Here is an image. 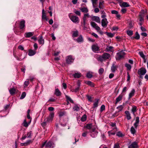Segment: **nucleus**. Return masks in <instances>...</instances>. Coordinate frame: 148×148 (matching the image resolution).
Returning a JSON list of instances; mask_svg holds the SVG:
<instances>
[{"label":"nucleus","mask_w":148,"mask_h":148,"mask_svg":"<svg viewBox=\"0 0 148 148\" xmlns=\"http://www.w3.org/2000/svg\"><path fill=\"white\" fill-rule=\"evenodd\" d=\"M139 118L138 116H137L136 119L135 123H139Z\"/></svg>","instance_id":"774afa93"},{"label":"nucleus","mask_w":148,"mask_h":148,"mask_svg":"<svg viewBox=\"0 0 148 148\" xmlns=\"http://www.w3.org/2000/svg\"><path fill=\"white\" fill-rule=\"evenodd\" d=\"M133 26V25L132 22H130L129 23L128 27L130 29L132 28Z\"/></svg>","instance_id":"4d7b16f0"},{"label":"nucleus","mask_w":148,"mask_h":148,"mask_svg":"<svg viewBox=\"0 0 148 148\" xmlns=\"http://www.w3.org/2000/svg\"><path fill=\"white\" fill-rule=\"evenodd\" d=\"M78 35V32L77 31H74L73 34V37H76Z\"/></svg>","instance_id":"49530a36"},{"label":"nucleus","mask_w":148,"mask_h":148,"mask_svg":"<svg viewBox=\"0 0 148 148\" xmlns=\"http://www.w3.org/2000/svg\"><path fill=\"white\" fill-rule=\"evenodd\" d=\"M31 132L30 131L27 133V137L28 138H31Z\"/></svg>","instance_id":"680f3d73"},{"label":"nucleus","mask_w":148,"mask_h":148,"mask_svg":"<svg viewBox=\"0 0 148 148\" xmlns=\"http://www.w3.org/2000/svg\"><path fill=\"white\" fill-rule=\"evenodd\" d=\"M42 19H45L46 20V21H48V19L47 18L46 15V14H42Z\"/></svg>","instance_id":"3c124183"},{"label":"nucleus","mask_w":148,"mask_h":148,"mask_svg":"<svg viewBox=\"0 0 148 148\" xmlns=\"http://www.w3.org/2000/svg\"><path fill=\"white\" fill-rule=\"evenodd\" d=\"M128 147V148H138V143L136 141L133 142L129 145Z\"/></svg>","instance_id":"1a4fd4ad"},{"label":"nucleus","mask_w":148,"mask_h":148,"mask_svg":"<svg viewBox=\"0 0 148 148\" xmlns=\"http://www.w3.org/2000/svg\"><path fill=\"white\" fill-rule=\"evenodd\" d=\"M110 56V55L109 53H105L101 56H100L99 57L98 59L100 61L102 62L103 61L109 59Z\"/></svg>","instance_id":"f03ea898"},{"label":"nucleus","mask_w":148,"mask_h":148,"mask_svg":"<svg viewBox=\"0 0 148 148\" xmlns=\"http://www.w3.org/2000/svg\"><path fill=\"white\" fill-rule=\"evenodd\" d=\"M126 115V117L127 119L130 120L131 119V117L130 116V112L128 111H126L125 112Z\"/></svg>","instance_id":"5701e85b"},{"label":"nucleus","mask_w":148,"mask_h":148,"mask_svg":"<svg viewBox=\"0 0 148 148\" xmlns=\"http://www.w3.org/2000/svg\"><path fill=\"white\" fill-rule=\"evenodd\" d=\"M113 49L114 47L112 46H107V47L106 48V49L107 50V51H110L111 52H113L114 51Z\"/></svg>","instance_id":"6ab92c4d"},{"label":"nucleus","mask_w":148,"mask_h":148,"mask_svg":"<svg viewBox=\"0 0 148 148\" xmlns=\"http://www.w3.org/2000/svg\"><path fill=\"white\" fill-rule=\"evenodd\" d=\"M108 36L110 37H112L114 36V35L111 33H108L107 34Z\"/></svg>","instance_id":"338daca9"},{"label":"nucleus","mask_w":148,"mask_h":148,"mask_svg":"<svg viewBox=\"0 0 148 148\" xmlns=\"http://www.w3.org/2000/svg\"><path fill=\"white\" fill-rule=\"evenodd\" d=\"M31 142V140H27L26 142L23 143H21L20 144V145L21 146H27L29 145Z\"/></svg>","instance_id":"4be33fe9"},{"label":"nucleus","mask_w":148,"mask_h":148,"mask_svg":"<svg viewBox=\"0 0 148 148\" xmlns=\"http://www.w3.org/2000/svg\"><path fill=\"white\" fill-rule=\"evenodd\" d=\"M106 13L104 14H101V17L102 18H106Z\"/></svg>","instance_id":"69168bd1"},{"label":"nucleus","mask_w":148,"mask_h":148,"mask_svg":"<svg viewBox=\"0 0 148 148\" xmlns=\"http://www.w3.org/2000/svg\"><path fill=\"white\" fill-rule=\"evenodd\" d=\"M34 33L33 32H28L25 33V36L26 38H29L33 36Z\"/></svg>","instance_id":"a211bd4d"},{"label":"nucleus","mask_w":148,"mask_h":148,"mask_svg":"<svg viewBox=\"0 0 148 148\" xmlns=\"http://www.w3.org/2000/svg\"><path fill=\"white\" fill-rule=\"evenodd\" d=\"M78 87L75 88V89H73L72 90V91L73 92H77L79 91V90L80 87V84L79 83H78L77 84Z\"/></svg>","instance_id":"b1692460"},{"label":"nucleus","mask_w":148,"mask_h":148,"mask_svg":"<svg viewBox=\"0 0 148 148\" xmlns=\"http://www.w3.org/2000/svg\"><path fill=\"white\" fill-rule=\"evenodd\" d=\"M55 94L57 96H59L61 95V93L58 88L55 89Z\"/></svg>","instance_id":"c756f323"},{"label":"nucleus","mask_w":148,"mask_h":148,"mask_svg":"<svg viewBox=\"0 0 148 148\" xmlns=\"http://www.w3.org/2000/svg\"><path fill=\"white\" fill-rule=\"evenodd\" d=\"M92 19L93 21H95L98 23H100V19L98 16H93L92 17Z\"/></svg>","instance_id":"dca6fc26"},{"label":"nucleus","mask_w":148,"mask_h":148,"mask_svg":"<svg viewBox=\"0 0 148 148\" xmlns=\"http://www.w3.org/2000/svg\"><path fill=\"white\" fill-rule=\"evenodd\" d=\"M146 73V70L145 68L142 67L138 71V73L140 75V77L142 78V76L144 75Z\"/></svg>","instance_id":"20e7f679"},{"label":"nucleus","mask_w":148,"mask_h":148,"mask_svg":"<svg viewBox=\"0 0 148 148\" xmlns=\"http://www.w3.org/2000/svg\"><path fill=\"white\" fill-rule=\"evenodd\" d=\"M25 21L24 20L21 21L19 24V27L21 29H23L25 26Z\"/></svg>","instance_id":"2eb2a0df"},{"label":"nucleus","mask_w":148,"mask_h":148,"mask_svg":"<svg viewBox=\"0 0 148 148\" xmlns=\"http://www.w3.org/2000/svg\"><path fill=\"white\" fill-rule=\"evenodd\" d=\"M127 9L125 8H122L121 10V12L123 14L125 13Z\"/></svg>","instance_id":"e2e57ef3"},{"label":"nucleus","mask_w":148,"mask_h":148,"mask_svg":"<svg viewBox=\"0 0 148 148\" xmlns=\"http://www.w3.org/2000/svg\"><path fill=\"white\" fill-rule=\"evenodd\" d=\"M91 48L92 51L95 53H96L97 51H99V47L97 44L92 45Z\"/></svg>","instance_id":"6e6552de"},{"label":"nucleus","mask_w":148,"mask_h":148,"mask_svg":"<svg viewBox=\"0 0 148 148\" xmlns=\"http://www.w3.org/2000/svg\"><path fill=\"white\" fill-rule=\"evenodd\" d=\"M9 91L10 94L13 95L15 93L16 90L14 87H13L9 90Z\"/></svg>","instance_id":"7c9ffc66"},{"label":"nucleus","mask_w":148,"mask_h":148,"mask_svg":"<svg viewBox=\"0 0 148 148\" xmlns=\"http://www.w3.org/2000/svg\"><path fill=\"white\" fill-rule=\"evenodd\" d=\"M135 36L133 38L137 40L140 39V36L138 32H136L135 34Z\"/></svg>","instance_id":"4c0bfd02"},{"label":"nucleus","mask_w":148,"mask_h":148,"mask_svg":"<svg viewBox=\"0 0 148 148\" xmlns=\"http://www.w3.org/2000/svg\"><path fill=\"white\" fill-rule=\"evenodd\" d=\"M48 122L47 121V119H46L44 120V121L41 123V125L43 127H45L47 125V123Z\"/></svg>","instance_id":"c03bdc74"},{"label":"nucleus","mask_w":148,"mask_h":148,"mask_svg":"<svg viewBox=\"0 0 148 148\" xmlns=\"http://www.w3.org/2000/svg\"><path fill=\"white\" fill-rule=\"evenodd\" d=\"M88 130H90V132L91 133L90 135L91 137L93 138L95 137V135H93L92 134V132H95V130L96 127H93L92 123H88L86 124V125L85 127Z\"/></svg>","instance_id":"f257e3e1"},{"label":"nucleus","mask_w":148,"mask_h":148,"mask_svg":"<svg viewBox=\"0 0 148 148\" xmlns=\"http://www.w3.org/2000/svg\"><path fill=\"white\" fill-rule=\"evenodd\" d=\"M95 102H94L93 104V108H97L98 106V104L99 102V99H95Z\"/></svg>","instance_id":"c85d7f7f"},{"label":"nucleus","mask_w":148,"mask_h":148,"mask_svg":"<svg viewBox=\"0 0 148 148\" xmlns=\"http://www.w3.org/2000/svg\"><path fill=\"white\" fill-rule=\"evenodd\" d=\"M86 114L84 115L81 117V120L82 121H84L86 120Z\"/></svg>","instance_id":"79ce46f5"},{"label":"nucleus","mask_w":148,"mask_h":148,"mask_svg":"<svg viewBox=\"0 0 148 148\" xmlns=\"http://www.w3.org/2000/svg\"><path fill=\"white\" fill-rule=\"evenodd\" d=\"M74 60V59L72 56L70 55L67 57L66 58V63L68 64H71Z\"/></svg>","instance_id":"0eeeda50"},{"label":"nucleus","mask_w":148,"mask_h":148,"mask_svg":"<svg viewBox=\"0 0 148 148\" xmlns=\"http://www.w3.org/2000/svg\"><path fill=\"white\" fill-rule=\"evenodd\" d=\"M119 5L121 7H127L130 6L127 2H122L121 1L119 2Z\"/></svg>","instance_id":"ddd939ff"},{"label":"nucleus","mask_w":148,"mask_h":148,"mask_svg":"<svg viewBox=\"0 0 148 148\" xmlns=\"http://www.w3.org/2000/svg\"><path fill=\"white\" fill-rule=\"evenodd\" d=\"M26 94L25 92H23L20 97V99H22L24 98L26 96Z\"/></svg>","instance_id":"603ef678"},{"label":"nucleus","mask_w":148,"mask_h":148,"mask_svg":"<svg viewBox=\"0 0 148 148\" xmlns=\"http://www.w3.org/2000/svg\"><path fill=\"white\" fill-rule=\"evenodd\" d=\"M103 2H100L99 3V7L100 9H102L103 8L102 5Z\"/></svg>","instance_id":"13d9d810"},{"label":"nucleus","mask_w":148,"mask_h":148,"mask_svg":"<svg viewBox=\"0 0 148 148\" xmlns=\"http://www.w3.org/2000/svg\"><path fill=\"white\" fill-rule=\"evenodd\" d=\"M104 70L103 68L100 69L98 71V73L99 75H102L104 72Z\"/></svg>","instance_id":"a18cd8bd"},{"label":"nucleus","mask_w":148,"mask_h":148,"mask_svg":"<svg viewBox=\"0 0 148 148\" xmlns=\"http://www.w3.org/2000/svg\"><path fill=\"white\" fill-rule=\"evenodd\" d=\"M101 23L102 26L104 27H106L108 23L107 18H103L101 20Z\"/></svg>","instance_id":"9b49d317"},{"label":"nucleus","mask_w":148,"mask_h":148,"mask_svg":"<svg viewBox=\"0 0 148 148\" xmlns=\"http://www.w3.org/2000/svg\"><path fill=\"white\" fill-rule=\"evenodd\" d=\"M74 77L75 78H79L81 76V74L79 73H75L73 75Z\"/></svg>","instance_id":"f704fd0d"},{"label":"nucleus","mask_w":148,"mask_h":148,"mask_svg":"<svg viewBox=\"0 0 148 148\" xmlns=\"http://www.w3.org/2000/svg\"><path fill=\"white\" fill-rule=\"evenodd\" d=\"M54 116V113L53 112H51L48 117L46 119L47 121L48 122H51L53 119Z\"/></svg>","instance_id":"f8f14e48"},{"label":"nucleus","mask_w":148,"mask_h":148,"mask_svg":"<svg viewBox=\"0 0 148 148\" xmlns=\"http://www.w3.org/2000/svg\"><path fill=\"white\" fill-rule=\"evenodd\" d=\"M144 11L143 10H142L141 11V12L139 14V21H144L143 17H144Z\"/></svg>","instance_id":"4468645a"},{"label":"nucleus","mask_w":148,"mask_h":148,"mask_svg":"<svg viewBox=\"0 0 148 148\" xmlns=\"http://www.w3.org/2000/svg\"><path fill=\"white\" fill-rule=\"evenodd\" d=\"M125 66L127 67L128 70H130L131 69L132 67L128 63H126L125 64Z\"/></svg>","instance_id":"37998d69"},{"label":"nucleus","mask_w":148,"mask_h":148,"mask_svg":"<svg viewBox=\"0 0 148 148\" xmlns=\"http://www.w3.org/2000/svg\"><path fill=\"white\" fill-rule=\"evenodd\" d=\"M86 77L88 78H91L92 77V74L90 72L86 74Z\"/></svg>","instance_id":"8fccbe9b"},{"label":"nucleus","mask_w":148,"mask_h":148,"mask_svg":"<svg viewBox=\"0 0 148 148\" xmlns=\"http://www.w3.org/2000/svg\"><path fill=\"white\" fill-rule=\"evenodd\" d=\"M66 112L65 111H60L59 113V116L60 117L64 116L66 115Z\"/></svg>","instance_id":"473e14b6"},{"label":"nucleus","mask_w":148,"mask_h":148,"mask_svg":"<svg viewBox=\"0 0 148 148\" xmlns=\"http://www.w3.org/2000/svg\"><path fill=\"white\" fill-rule=\"evenodd\" d=\"M136 110L137 107L136 106H132V108L131 110V111L134 115H135V113L136 111Z\"/></svg>","instance_id":"72a5a7b5"},{"label":"nucleus","mask_w":148,"mask_h":148,"mask_svg":"<svg viewBox=\"0 0 148 148\" xmlns=\"http://www.w3.org/2000/svg\"><path fill=\"white\" fill-rule=\"evenodd\" d=\"M74 12L77 15L79 16H80L81 15V13L79 11L77 10H75L74 11Z\"/></svg>","instance_id":"864d4df0"},{"label":"nucleus","mask_w":148,"mask_h":148,"mask_svg":"<svg viewBox=\"0 0 148 148\" xmlns=\"http://www.w3.org/2000/svg\"><path fill=\"white\" fill-rule=\"evenodd\" d=\"M47 141L45 142L42 145L41 147H43L45 145L46 148H53L55 147L54 143L52 141H49L46 143Z\"/></svg>","instance_id":"7ed1b4c3"},{"label":"nucleus","mask_w":148,"mask_h":148,"mask_svg":"<svg viewBox=\"0 0 148 148\" xmlns=\"http://www.w3.org/2000/svg\"><path fill=\"white\" fill-rule=\"evenodd\" d=\"M40 44L43 45L44 44V40L43 39L42 36H41L40 38L38 40Z\"/></svg>","instance_id":"bb28decb"},{"label":"nucleus","mask_w":148,"mask_h":148,"mask_svg":"<svg viewBox=\"0 0 148 148\" xmlns=\"http://www.w3.org/2000/svg\"><path fill=\"white\" fill-rule=\"evenodd\" d=\"M135 92V89H133L129 94V99H130L134 95Z\"/></svg>","instance_id":"412c9836"},{"label":"nucleus","mask_w":148,"mask_h":148,"mask_svg":"<svg viewBox=\"0 0 148 148\" xmlns=\"http://www.w3.org/2000/svg\"><path fill=\"white\" fill-rule=\"evenodd\" d=\"M123 95L121 94H120L119 96L116 98L115 104H116L118 102L121 101L122 99Z\"/></svg>","instance_id":"f3484780"},{"label":"nucleus","mask_w":148,"mask_h":148,"mask_svg":"<svg viewBox=\"0 0 148 148\" xmlns=\"http://www.w3.org/2000/svg\"><path fill=\"white\" fill-rule=\"evenodd\" d=\"M69 17L71 20L74 23H78L79 22V18L76 16L73 15L71 17Z\"/></svg>","instance_id":"423d86ee"},{"label":"nucleus","mask_w":148,"mask_h":148,"mask_svg":"<svg viewBox=\"0 0 148 148\" xmlns=\"http://www.w3.org/2000/svg\"><path fill=\"white\" fill-rule=\"evenodd\" d=\"M130 131L131 133L133 134H134L136 132V130L133 127H132L131 128Z\"/></svg>","instance_id":"09e8293b"},{"label":"nucleus","mask_w":148,"mask_h":148,"mask_svg":"<svg viewBox=\"0 0 148 148\" xmlns=\"http://www.w3.org/2000/svg\"><path fill=\"white\" fill-rule=\"evenodd\" d=\"M90 24L92 26L95 28L97 31H99L100 30V27L95 22L92 21L91 22Z\"/></svg>","instance_id":"9d476101"},{"label":"nucleus","mask_w":148,"mask_h":148,"mask_svg":"<svg viewBox=\"0 0 148 148\" xmlns=\"http://www.w3.org/2000/svg\"><path fill=\"white\" fill-rule=\"evenodd\" d=\"M76 40L78 42H82L83 41V39L82 36L81 35H80L79 37Z\"/></svg>","instance_id":"2f4dec72"},{"label":"nucleus","mask_w":148,"mask_h":148,"mask_svg":"<svg viewBox=\"0 0 148 148\" xmlns=\"http://www.w3.org/2000/svg\"><path fill=\"white\" fill-rule=\"evenodd\" d=\"M105 106L104 105H101L100 108V111L101 112H102L103 111L105 110Z\"/></svg>","instance_id":"6e6d98bb"},{"label":"nucleus","mask_w":148,"mask_h":148,"mask_svg":"<svg viewBox=\"0 0 148 148\" xmlns=\"http://www.w3.org/2000/svg\"><path fill=\"white\" fill-rule=\"evenodd\" d=\"M73 109L74 111H79L80 110V106H78L77 104H75Z\"/></svg>","instance_id":"cd10ccee"},{"label":"nucleus","mask_w":148,"mask_h":148,"mask_svg":"<svg viewBox=\"0 0 148 148\" xmlns=\"http://www.w3.org/2000/svg\"><path fill=\"white\" fill-rule=\"evenodd\" d=\"M90 16L88 13H87L84 14V16L83 18V20H86L87 18H89Z\"/></svg>","instance_id":"58836bf2"},{"label":"nucleus","mask_w":148,"mask_h":148,"mask_svg":"<svg viewBox=\"0 0 148 148\" xmlns=\"http://www.w3.org/2000/svg\"><path fill=\"white\" fill-rule=\"evenodd\" d=\"M139 54L140 56L142 58H144L145 57V55L144 54L143 51H140L139 52Z\"/></svg>","instance_id":"5fc2aeb1"},{"label":"nucleus","mask_w":148,"mask_h":148,"mask_svg":"<svg viewBox=\"0 0 148 148\" xmlns=\"http://www.w3.org/2000/svg\"><path fill=\"white\" fill-rule=\"evenodd\" d=\"M125 53L123 50L119 51L117 53L116 58V59L119 60L124 57Z\"/></svg>","instance_id":"39448f33"},{"label":"nucleus","mask_w":148,"mask_h":148,"mask_svg":"<svg viewBox=\"0 0 148 148\" xmlns=\"http://www.w3.org/2000/svg\"><path fill=\"white\" fill-rule=\"evenodd\" d=\"M79 9L83 12L87 13L88 11V9L87 8L82 7L80 8Z\"/></svg>","instance_id":"a878e982"},{"label":"nucleus","mask_w":148,"mask_h":148,"mask_svg":"<svg viewBox=\"0 0 148 148\" xmlns=\"http://www.w3.org/2000/svg\"><path fill=\"white\" fill-rule=\"evenodd\" d=\"M123 107L122 105H120L119 106L116 108L118 110V112H119L120 111H121L123 108Z\"/></svg>","instance_id":"c9c22d12"},{"label":"nucleus","mask_w":148,"mask_h":148,"mask_svg":"<svg viewBox=\"0 0 148 148\" xmlns=\"http://www.w3.org/2000/svg\"><path fill=\"white\" fill-rule=\"evenodd\" d=\"M127 33L129 36H131L133 34V32L132 30H128L127 31Z\"/></svg>","instance_id":"de8ad7c7"},{"label":"nucleus","mask_w":148,"mask_h":148,"mask_svg":"<svg viewBox=\"0 0 148 148\" xmlns=\"http://www.w3.org/2000/svg\"><path fill=\"white\" fill-rule=\"evenodd\" d=\"M66 98L67 99V100L69 101L71 103H74V102L72 100V99L71 98V97H70L69 96L66 95Z\"/></svg>","instance_id":"a19ab883"},{"label":"nucleus","mask_w":148,"mask_h":148,"mask_svg":"<svg viewBox=\"0 0 148 148\" xmlns=\"http://www.w3.org/2000/svg\"><path fill=\"white\" fill-rule=\"evenodd\" d=\"M111 13L113 14H118V12L116 10H113L111 11Z\"/></svg>","instance_id":"0e129e2a"},{"label":"nucleus","mask_w":148,"mask_h":148,"mask_svg":"<svg viewBox=\"0 0 148 148\" xmlns=\"http://www.w3.org/2000/svg\"><path fill=\"white\" fill-rule=\"evenodd\" d=\"M98 0H92V1L93 4V6L94 7H95L94 4H96Z\"/></svg>","instance_id":"bf43d9fd"},{"label":"nucleus","mask_w":148,"mask_h":148,"mask_svg":"<svg viewBox=\"0 0 148 148\" xmlns=\"http://www.w3.org/2000/svg\"><path fill=\"white\" fill-rule=\"evenodd\" d=\"M31 122V120H30L29 122L27 123L26 120L25 119L24 121L23 122V126L25 127H27L30 124Z\"/></svg>","instance_id":"393cba45"},{"label":"nucleus","mask_w":148,"mask_h":148,"mask_svg":"<svg viewBox=\"0 0 148 148\" xmlns=\"http://www.w3.org/2000/svg\"><path fill=\"white\" fill-rule=\"evenodd\" d=\"M34 50L36 51L38 48V45L37 43H35L34 45Z\"/></svg>","instance_id":"052dcab7"},{"label":"nucleus","mask_w":148,"mask_h":148,"mask_svg":"<svg viewBox=\"0 0 148 148\" xmlns=\"http://www.w3.org/2000/svg\"><path fill=\"white\" fill-rule=\"evenodd\" d=\"M116 69V67L114 64H113L111 68V70L112 72H114Z\"/></svg>","instance_id":"e433bc0d"},{"label":"nucleus","mask_w":148,"mask_h":148,"mask_svg":"<svg viewBox=\"0 0 148 148\" xmlns=\"http://www.w3.org/2000/svg\"><path fill=\"white\" fill-rule=\"evenodd\" d=\"M36 53V51L34 50L30 49L29 51L28 54L29 56H32L35 55Z\"/></svg>","instance_id":"aec40b11"},{"label":"nucleus","mask_w":148,"mask_h":148,"mask_svg":"<svg viewBox=\"0 0 148 148\" xmlns=\"http://www.w3.org/2000/svg\"><path fill=\"white\" fill-rule=\"evenodd\" d=\"M116 135L119 137H123L124 136V135L120 131L117 132Z\"/></svg>","instance_id":"ea45409f"}]
</instances>
